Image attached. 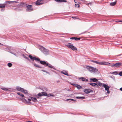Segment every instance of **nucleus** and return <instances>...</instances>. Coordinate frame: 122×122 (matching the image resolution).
Returning <instances> with one entry per match:
<instances>
[{
  "instance_id": "nucleus-21",
  "label": "nucleus",
  "mask_w": 122,
  "mask_h": 122,
  "mask_svg": "<svg viewBox=\"0 0 122 122\" xmlns=\"http://www.w3.org/2000/svg\"><path fill=\"white\" fill-rule=\"evenodd\" d=\"M71 48L72 50L73 51H76L77 50V49L76 48L72 45Z\"/></svg>"
},
{
  "instance_id": "nucleus-26",
  "label": "nucleus",
  "mask_w": 122,
  "mask_h": 122,
  "mask_svg": "<svg viewBox=\"0 0 122 122\" xmlns=\"http://www.w3.org/2000/svg\"><path fill=\"white\" fill-rule=\"evenodd\" d=\"M117 1H116L115 2L111 3H110V5L112 6H114L116 4Z\"/></svg>"
},
{
  "instance_id": "nucleus-42",
  "label": "nucleus",
  "mask_w": 122,
  "mask_h": 122,
  "mask_svg": "<svg viewBox=\"0 0 122 122\" xmlns=\"http://www.w3.org/2000/svg\"><path fill=\"white\" fill-rule=\"evenodd\" d=\"M38 95L39 97H41L42 96V94L40 93H39L38 94Z\"/></svg>"
},
{
  "instance_id": "nucleus-62",
  "label": "nucleus",
  "mask_w": 122,
  "mask_h": 122,
  "mask_svg": "<svg viewBox=\"0 0 122 122\" xmlns=\"http://www.w3.org/2000/svg\"><path fill=\"white\" fill-rule=\"evenodd\" d=\"M23 56H24V54H23Z\"/></svg>"
},
{
  "instance_id": "nucleus-39",
  "label": "nucleus",
  "mask_w": 122,
  "mask_h": 122,
  "mask_svg": "<svg viewBox=\"0 0 122 122\" xmlns=\"http://www.w3.org/2000/svg\"><path fill=\"white\" fill-rule=\"evenodd\" d=\"M75 6L76 7L79 8V5L78 4H75Z\"/></svg>"
},
{
  "instance_id": "nucleus-34",
  "label": "nucleus",
  "mask_w": 122,
  "mask_h": 122,
  "mask_svg": "<svg viewBox=\"0 0 122 122\" xmlns=\"http://www.w3.org/2000/svg\"><path fill=\"white\" fill-rule=\"evenodd\" d=\"M42 90L43 91H46L48 90L47 88L45 87L42 88Z\"/></svg>"
},
{
  "instance_id": "nucleus-14",
  "label": "nucleus",
  "mask_w": 122,
  "mask_h": 122,
  "mask_svg": "<svg viewBox=\"0 0 122 122\" xmlns=\"http://www.w3.org/2000/svg\"><path fill=\"white\" fill-rule=\"evenodd\" d=\"M70 39L71 40H75L76 41H77L80 40V38L79 37H72Z\"/></svg>"
},
{
  "instance_id": "nucleus-47",
  "label": "nucleus",
  "mask_w": 122,
  "mask_h": 122,
  "mask_svg": "<svg viewBox=\"0 0 122 122\" xmlns=\"http://www.w3.org/2000/svg\"><path fill=\"white\" fill-rule=\"evenodd\" d=\"M47 96L48 97L51 96V94L50 93V94H48V95H47Z\"/></svg>"
},
{
  "instance_id": "nucleus-40",
  "label": "nucleus",
  "mask_w": 122,
  "mask_h": 122,
  "mask_svg": "<svg viewBox=\"0 0 122 122\" xmlns=\"http://www.w3.org/2000/svg\"><path fill=\"white\" fill-rule=\"evenodd\" d=\"M42 71H43L44 72H46V73H47V74H50L49 72H47V71H45V70H42Z\"/></svg>"
},
{
  "instance_id": "nucleus-50",
  "label": "nucleus",
  "mask_w": 122,
  "mask_h": 122,
  "mask_svg": "<svg viewBox=\"0 0 122 122\" xmlns=\"http://www.w3.org/2000/svg\"><path fill=\"white\" fill-rule=\"evenodd\" d=\"M56 82H57V83H59L60 82V81L59 80H58Z\"/></svg>"
},
{
  "instance_id": "nucleus-45",
  "label": "nucleus",
  "mask_w": 122,
  "mask_h": 122,
  "mask_svg": "<svg viewBox=\"0 0 122 122\" xmlns=\"http://www.w3.org/2000/svg\"><path fill=\"white\" fill-rule=\"evenodd\" d=\"M24 57L29 61L30 60L27 57L25 56H24Z\"/></svg>"
},
{
  "instance_id": "nucleus-16",
  "label": "nucleus",
  "mask_w": 122,
  "mask_h": 122,
  "mask_svg": "<svg viewBox=\"0 0 122 122\" xmlns=\"http://www.w3.org/2000/svg\"><path fill=\"white\" fill-rule=\"evenodd\" d=\"M8 3L9 4H12V3H17L19 2L18 1H9L8 2Z\"/></svg>"
},
{
  "instance_id": "nucleus-57",
  "label": "nucleus",
  "mask_w": 122,
  "mask_h": 122,
  "mask_svg": "<svg viewBox=\"0 0 122 122\" xmlns=\"http://www.w3.org/2000/svg\"><path fill=\"white\" fill-rule=\"evenodd\" d=\"M119 21V22H122V20H120V21Z\"/></svg>"
},
{
  "instance_id": "nucleus-30",
  "label": "nucleus",
  "mask_w": 122,
  "mask_h": 122,
  "mask_svg": "<svg viewBox=\"0 0 122 122\" xmlns=\"http://www.w3.org/2000/svg\"><path fill=\"white\" fill-rule=\"evenodd\" d=\"M71 101H76V100H74V99H67L66 100V101H69V102H70Z\"/></svg>"
},
{
  "instance_id": "nucleus-27",
  "label": "nucleus",
  "mask_w": 122,
  "mask_h": 122,
  "mask_svg": "<svg viewBox=\"0 0 122 122\" xmlns=\"http://www.w3.org/2000/svg\"><path fill=\"white\" fill-rule=\"evenodd\" d=\"M17 94L19 95V96H20L21 97H24V95L21 93L20 92H18L17 93Z\"/></svg>"
},
{
  "instance_id": "nucleus-58",
  "label": "nucleus",
  "mask_w": 122,
  "mask_h": 122,
  "mask_svg": "<svg viewBox=\"0 0 122 122\" xmlns=\"http://www.w3.org/2000/svg\"><path fill=\"white\" fill-rule=\"evenodd\" d=\"M28 122H31V121H27Z\"/></svg>"
},
{
  "instance_id": "nucleus-17",
  "label": "nucleus",
  "mask_w": 122,
  "mask_h": 122,
  "mask_svg": "<svg viewBox=\"0 0 122 122\" xmlns=\"http://www.w3.org/2000/svg\"><path fill=\"white\" fill-rule=\"evenodd\" d=\"M61 73L67 76H68V75L67 72L63 70L61 71Z\"/></svg>"
},
{
  "instance_id": "nucleus-31",
  "label": "nucleus",
  "mask_w": 122,
  "mask_h": 122,
  "mask_svg": "<svg viewBox=\"0 0 122 122\" xmlns=\"http://www.w3.org/2000/svg\"><path fill=\"white\" fill-rule=\"evenodd\" d=\"M25 4L23 2H21L20 4L18 5L19 6L22 7L23 6V5Z\"/></svg>"
},
{
  "instance_id": "nucleus-53",
  "label": "nucleus",
  "mask_w": 122,
  "mask_h": 122,
  "mask_svg": "<svg viewBox=\"0 0 122 122\" xmlns=\"http://www.w3.org/2000/svg\"><path fill=\"white\" fill-rule=\"evenodd\" d=\"M86 32H87L86 31H85V32H84L82 33H81V34H84V33H86Z\"/></svg>"
},
{
  "instance_id": "nucleus-33",
  "label": "nucleus",
  "mask_w": 122,
  "mask_h": 122,
  "mask_svg": "<svg viewBox=\"0 0 122 122\" xmlns=\"http://www.w3.org/2000/svg\"><path fill=\"white\" fill-rule=\"evenodd\" d=\"M96 83L99 86H102V83H101L99 81H97V82Z\"/></svg>"
},
{
  "instance_id": "nucleus-6",
  "label": "nucleus",
  "mask_w": 122,
  "mask_h": 122,
  "mask_svg": "<svg viewBox=\"0 0 122 122\" xmlns=\"http://www.w3.org/2000/svg\"><path fill=\"white\" fill-rule=\"evenodd\" d=\"M43 0H37L36 2V4L37 5H42L43 4L42 3H41V2Z\"/></svg>"
},
{
  "instance_id": "nucleus-11",
  "label": "nucleus",
  "mask_w": 122,
  "mask_h": 122,
  "mask_svg": "<svg viewBox=\"0 0 122 122\" xmlns=\"http://www.w3.org/2000/svg\"><path fill=\"white\" fill-rule=\"evenodd\" d=\"M16 89L18 91L22 92V91H23V88H22L19 86H16Z\"/></svg>"
},
{
  "instance_id": "nucleus-44",
  "label": "nucleus",
  "mask_w": 122,
  "mask_h": 122,
  "mask_svg": "<svg viewBox=\"0 0 122 122\" xmlns=\"http://www.w3.org/2000/svg\"><path fill=\"white\" fill-rule=\"evenodd\" d=\"M119 75L120 76H122V71L120 72L119 73Z\"/></svg>"
},
{
  "instance_id": "nucleus-43",
  "label": "nucleus",
  "mask_w": 122,
  "mask_h": 122,
  "mask_svg": "<svg viewBox=\"0 0 122 122\" xmlns=\"http://www.w3.org/2000/svg\"><path fill=\"white\" fill-rule=\"evenodd\" d=\"M94 86L96 87H98V85L97 83H95V85Z\"/></svg>"
},
{
  "instance_id": "nucleus-2",
  "label": "nucleus",
  "mask_w": 122,
  "mask_h": 122,
  "mask_svg": "<svg viewBox=\"0 0 122 122\" xmlns=\"http://www.w3.org/2000/svg\"><path fill=\"white\" fill-rule=\"evenodd\" d=\"M86 68L87 70L92 73L96 72L98 71V70L96 68L90 66H86Z\"/></svg>"
},
{
  "instance_id": "nucleus-28",
  "label": "nucleus",
  "mask_w": 122,
  "mask_h": 122,
  "mask_svg": "<svg viewBox=\"0 0 122 122\" xmlns=\"http://www.w3.org/2000/svg\"><path fill=\"white\" fill-rule=\"evenodd\" d=\"M23 90V91H22L21 92L25 94H27L28 93V91L27 90H25L24 89Z\"/></svg>"
},
{
  "instance_id": "nucleus-54",
  "label": "nucleus",
  "mask_w": 122,
  "mask_h": 122,
  "mask_svg": "<svg viewBox=\"0 0 122 122\" xmlns=\"http://www.w3.org/2000/svg\"><path fill=\"white\" fill-rule=\"evenodd\" d=\"M120 90L122 91V87L120 88Z\"/></svg>"
},
{
  "instance_id": "nucleus-49",
  "label": "nucleus",
  "mask_w": 122,
  "mask_h": 122,
  "mask_svg": "<svg viewBox=\"0 0 122 122\" xmlns=\"http://www.w3.org/2000/svg\"><path fill=\"white\" fill-rule=\"evenodd\" d=\"M88 81V80L87 79H85V81L86 82H87Z\"/></svg>"
},
{
  "instance_id": "nucleus-12",
  "label": "nucleus",
  "mask_w": 122,
  "mask_h": 122,
  "mask_svg": "<svg viewBox=\"0 0 122 122\" xmlns=\"http://www.w3.org/2000/svg\"><path fill=\"white\" fill-rule=\"evenodd\" d=\"M30 98H31V100L34 102H37V100L36 98V97H30Z\"/></svg>"
},
{
  "instance_id": "nucleus-51",
  "label": "nucleus",
  "mask_w": 122,
  "mask_h": 122,
  "mask_svg": "<svg viewBox=\"0 0 122 122\" xmlns=\"http://www.w3.org/2000/svg\"><path fill=\"white\" fill-rule=\"evenodd\" d=\"M114 73H116V74H117V72H116V71L113 72H112V74H113Z\"/></svg>"
},
{
  "instance_id": "nucleus-37",
  "label": "nucleus",
  "mask_w": 122,
  "mask_h": 122,
  "mask_svg": "<svg viewBox=\"0 0 122 122\" xmlns=\"http://www.w3.org/2000/svg\"><path fill=\"white\" fill-rule=\"evenodd\" d=\"M81 79L83 81H85V78L84 77H81L79 78V79Z\"/></svg>"
},
{
  "instance_id": "nucleus-60",
  "label": "nucleus",
  "mask_w": 122,
  "mask_h": 122,
  "mask_svg": "<svg viewBox=\"0 0 122 122\" xmlns=\"http://www.w3.org/2000/svg\"><path fill=\"white\" fill-rule=\"evenodd\" d=\"M1 44L0 43V45Z\"/></svg>"
},
{
  "instance_id": "nucleus-52",
  "label": "nucleus",
  "mask_w": 122,
  "mask_h": 122,
  "mask_svg": "<svg viewBox=\"0 0 122 122\" xmlns=\"http://www.w3.org/2000/svg\"><path fill=\"white\" fill-rule=\"evenodd\" d=\"M51 96L54 97V95L52 94H51Z\"/></svg>"
},
{
  "instance_id": "nucleus-4",
  "label": "nucleus",
  "mask_w": 122,
  "mask_h": 122,
  "mask_svg": "<svg viewBox=\"0 0 122 122\" xmlns=\"http://www.w3.org/2000/svg\"><path fill=\"white\" fill-rule=\"evenodd\" d=\"M83 92L86 94H88L91 92H93V91L92 90L90 89H84L83 90Z\"/></svg>"
},
{
  "instance_id": "nucleus-56",
  "label": "nucleus",
  "mask_w": 122,
  "mask_h": 122,
  "mask_svg": "<svg viewBox=\"0 0 122 122\" xmlns=\"http://www.w3.org/2000/svg\"><path fill=\"white\" fill-rule=\"evenodd\" d=\"M122 55V54H121L118 55H117V56H120L121 55Z\"/></svg>"
},
{
  "instance_id": "nucleus-48",
  "label": "nucleus",
  "mask_w": 122,
  "mask_h": 122,
  "mask_svg": "<svg viewBox=\"0 0 122 122\" xmlns=\"http://www.w3.org/2000/svg\"><path fill=\"white\" fill-rule=\"evenodd\" d=\"M107 93H110V92L109 91V90H107Z\"/></svg>"
},
{
  "instance_id": "nucleus-61",
  "label": "nucleus",
  "mask_w": 122,
  "mask_h": 122,
  "mask_svg": "<svg viewBox=\"0 0 122 122\" xmlns=\"http://www.w3.org/2000/svg\"><path fill=\"white\" fill-rule=\"evenodd\" d=\"M74 1H75V3H76V2H75V0H74Z\"/></svg>"
},
{
  "instance_id": "nucleus-22",
  "label": "nucleus",
  "mask_w": 122,
  "mask_h": 122,
  "mask_svg": "<svg viewBox=\"0 0 122 122\" xmlns=\"http://www.w3.org/2000/svg\"><path fill=\"white\" fill-rule=\"evenodd\" d=\"M72 44L71 43H69L68 44L66 45H65L68 47L71 48L72 45Z\"/></svg>"
},
{
  "instance_id": "nucleus-3",
  "label": "nucleus",
  "mask_w": 122,
  "mask_h": 122,
  "mask_svg": "<svg viewBox=\"0 0 122 122\" xmlns=\"http://www.w3.org/2000/svg\"><path fill=\"white\" fill-rule=\"evenodd\" d=\"M40 50L45 55H47L49 54V50L42 46H41L40 48Z\"/></svg>"
},
{
  "instance_id": "nucleus-9",
  "label": "nucleus",
  "mask_w": 122,
  "mask_h": 122,
  "mask_svg": "<svg viewBox=\"0 0 122 122\" xmlns=\"http://www.w3.org/2000/svg\"><path fill=\"white\" fill-rule=\"evenodd\" d=\"M90 82H91L92 81L93 82H97L98 81V80L95 78H90Z\"/></svg>"
},
{
  "instance_id": "nucleus-32",
  "label": "nucleus",
  "mask_w": 122,
  "mask_h": 122,
  "mask_svg": "<svg viewBox=\"0 0 122 122\" xmlns=\"http://www.w3.org/2000/svg\"><path fill=\"white\" fill-rule=\"evenodd\" d=\"M1 89L4 91H8V88H6L5 87H2L1 88Z\"/></svg>"
},
{
  "instance_id": "nucleus-23",
  "label": "nucleus",
  "mask_w": 122,
  "mask_h": 122,
  "mask_svg": "<svg viewBox=\"0 0 122 122\" xmlns=\"http://www.w3.org/2000/svg\"><path fill=\"white\" fill-rule=\"evenodd\" d=\"M91 61L92 62H94L95 63L100 65V62H98L97 61H94L93 60H91Z\"/></svg>"
},
{
  "instance_id": "nucleus-8",
  "label": "nucleus",
  "mask_w": 122,
  "mask_h": 122,
  "mask_svg": "<svg viewBox=\"0 0 122 122\" xmlns=\"http://www.w3.org/2000/svg\"><path fill=\"white\" fill-rule=\"evenodd\" d=\"M110 64V63L108 62H100V65H107L109 66V65Z\"/></svg>"
},
{
  "instance_id": "nucleus-20",
  "label": "nucleus",
  "mask_w": 122,
  "mask_h": 122,
  "mask_svg": "<svg viewBox=\"0 0 122 122\" xmlns=\"http://www.w3.org/2000/svg\"><path fill=\"white\" fill-rule=\"evenodd\" d=\"M32 64L36 67L39 68H41L42 67L41 66H39V65L36 63H34L33 62L32 63Z\"/></svg>"
},
{
  "instance_id": "nucleus-13",
  "label": "nucleus",
  "mask_w": 122,
  "mask_h": 122,
  "mask_svg": "<svg viewBox=\"0 0 122 122\" xmlns=\"http://www.w3.org/2000/svg\"><path fill=\"white\" fill-rule=\"evenodd\" d=\"M56 2L58 3L66 2L67 1L65 0H55Z\"/></svg>"
},
{
  "instance_id": "nucleus-18",
  "label": "nucleus",
  "mask_w": 122,
  "mask_h": 122,
  "mask_svg": "<svg viewBox=\"0 0 122 122\" xmlns=\"http://www.w3.org/2000/svg\"><path fill=\"white\" fill-rule=\"evenodd\" d=\"M10 53H11L14 55L15 56H16L17 57L19 55V52H17L16 53H15L12 52H10Z\"/></svg>"
},
{
  "instance_id": "nucleus-1",
  "label": "nucleus",
  "mask_w": 122,
  "mask_h": 122,
  "mask_svg": "<svg viewBox=\"0 0 122 122\" xmlns=\"http://www.w3.org/2000/svg\"><path fill=\"white\" fill-rule=\"evenodd\" d=\"M29 57L32 61H34V60L37 61H38V63L40 62V64L42 65H45L46 66H48V67L49 68H53L55 70H56L54 67L52 66L50 64L47 63L45 61H40V59L38 58H36L35 57H33L31 55H29Z\"/></svg>"
},
{
  "instance_id": "nucleus-10",
  "label": "nucleus",
  "mask_w": 122,
  "mask_h": 122,
  "mask_svg": "<svg viewBox=\"0 0 122 122\" xmlns=\"http://www.w3.org/2000/svg\"><path fill=\"white\" fill-rule=\"evenodd\" d=\"M23 99H24V100H25V101L27 103H28V105H30L31 104V103L30 102V101H31V100L30 99H29V98H28V101H27L26 100V99H24V98H23Z\"/></svg>"
},
{
  "instance_id": "nucleus-15",
  "label": "nucleus",
  "mask_w": 122,
  "mask_h": 122,
  "mask_svg": "<svg viewBox=\"0 0 122 122\" xmlns=\"http://www.w3.org/2000/svg\"><path fill=\"white\" fill-rule=\"evenodd\" d=\"M122 63L119 62H117L116 63V67H119L122 66Z\"/></svg>"
},
{
  "instance_id": "nucleus-35",
  "label": "nucleus",
  "mask_w": 122,
  "mask_h": 122,
  "mask_svg": "<svg viewBox=\"0 0 122 122\" xmlns=\"http://www.w3.org/2000/svg\"><path fill=\"white\" fill-rule=\"evenodd\" d=\"M95 83H89L88 84L92 85L93 86H94L95 85Z\"/></svg>"
},
{
  "instance_id": "nucleus-5",
  "label": "nucleus",
  "mask_w": 122,
  "mask_h": 122,
  "mask_svg": "<svg viewBox=\"0 0 122 122\" xmlns=\"http://www.w3.org/2000/svg\"><path fill=\"white\" fill-rule=\"evenodd\" d=\"M32 10V6L31 5H29L27 6V9H26L27 11L30 12Z\"/></svg>"
},
{
  "instance_id": "nucleus-46",
  "label": "nucleus",
  "mask_w": 122,
  "mask_h": 122,
  "mask_svg": "<svg viewBox=\"0 0 122 122\" xmlns=\"http://www.w3.org/2000/svg\"><path fill=\"white\" fill-rule=\"evenodd\" d=\"M73 94H71L69 95V97H72L73 96Z\"/></svg>"
},
{
  "instance_id": "nucleus-25",
  "label": "nucleus",
  "mask_w": 122,
  "mask_h": 122,
  "mask_svg": "<svg viewBox=\"0 0 122 122\" xmlns=\"http://www.w3.org/2000/svg\"><path fill=\"white\" fill-rule=\"evenodd\" d=\"M41 93L42 94V96H47V93L46 92H41Z\"/></svg>"
},
{
  "instance_id": "nucleus-41",
  "label": "nucleus",
  "mask_w": 122,
  "mask_h": 122,
  "mask_svg": "<svg viewBox=\"0 0 122 122\" xmlns=\"http://www.w3.org/2000/svg\"><path fill=\"white\" fill-rule=\"evenodd\" d=\"M110 77L113 79H114L115 78V77L113 75L110 76Z\"/></svg>"
},
{
  "instance_id": "nucleus-24",
  "label": "nucleus",
  "mask_w": 122,
  "mask_h": 122,
  "mask_svg": "<svg viewBox=\"0 0 122 122\" xmlns=\"http://www.w3.org/2000/svg\"><path fill=\"white\" fill-rule=\"evenodd\" d=\"M5 5L4 4H0V8H4Z\"/></svg>"
},
{
  "instance_id": "nucleus-38",
  "label": "nucleus",
  "mask_w": 122,
  "mask_h": 122,
  "mask_svg": "<svg viewBox=\"0 0 122 122\" xmlns=\"http://www.w3.org/2000/svg\"><path fill=\"white\" fill-rule=\"evenodd\" d=\"M116 63L115 64H112L111 65H110V66H111V67H116Z\"/></svg>"
},
{
  "instance_id": "nucleus-36",
  "label": "nucleus",
  "mask_w": 122,
  "mask_h": 122,
  "mask_svg": "<svg viewBox=\"0 0 122 122\" xmlns=\"http://www.w3.org/2000/svg\"><path fill=\"white\" fill-rule=\"evenodd\" d=\"M7 65L9 67H11L12 66V64L10 62L8 63Z\"/></svg>"
},
{
  "instance_id": "nucleus-29",
  "label": "nucleus",
  "mask_w": 122,
  "mask_h": 122,
  "mask_svg": "<svg viewBox=\"0 0 122 122\" xmlns=\"http://www.w3.org/2000/svg\"><path fill=\"white\" fill-rule=\"evenodd\" d=\"M76 98L77 99H85V97H76Z\"/></svg>"
},
{
  "instance_id": "nucleus-59",
  "label": "nucleus",
  "mask_w": 122,
  "mask_h": 122,
  "mask_svg": "<svg viewBox=\"0 0 122 122\" xmlns=\"http://www.w3.org/2000/svg\"><path fill=\"white\" fill-rule=\"evenodd\" d=\"M88 4H91V3H89Z\"/></svg>"
},
{
  "instance_id": "nucleus-7",
  "label": "nucleus",
  "mask_w": 122,
  "mask_h": 122,
  "mask_svg": "<svg viewBox=\"0 0 122 122\" xmlns=\"http://www.w3.org/2000/svg\"><path fill=\"white\" fill-rule=\"evenodd\" d=\"M102 86L104 87L105 90H109L110 87L108 86L107 84H104L102 85Z\"/></svg>"
},
{
  "instance_id": "nucleus-19",
  "label": "nucleus",
  "mask_w": 122,
  "mask_h": 122,
  "mask_svg": "<svg viewBox=\"0 0 122 122\" xmlns=\"http://www.w3.org/2000/svg\"><path fill=\"white\" fill-rule=\"evenodd\" d=\"M75 85L78 89H80L82 88V87L81 86L78 84H75Z\"/></svg>"
},
{
  "instance_id": "nucleus-55",
  "label": "nucleus",
  "mask_w": 122,
  "mask_h": 122,
  "mask_svg": "<svg viewBox=\"0 0 122 122\" xmlns=\"http://www.w3.org/2000/svg\"><path fill=\"white\" fill-rule=\"evenodd\" d=\"M4 10L3 9H1V11H4Z\"/></svg>"
}]
</instances>
